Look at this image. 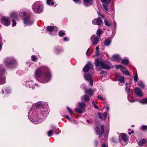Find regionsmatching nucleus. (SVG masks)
<instances>
[{"label": "nucleus", "instance_id": "680f3d73", "mask_svg": "<svg viewBox=\"0 0 147 147\" xmlns=\"http://www.w3.org/2000/svg\"><path fill=\"white\" fill-rule=\"evenodd\" d=\"M64 41H68L69 40L67 38L65 37L63 39Z\"/></svg>", "mask_w": 147, "mask_h": 147}, {"label": "nucleus", "instance_id": "774afa93", "mask_svg": "<svg viewBox=\"0 0 147 147\" xmlns=\"http://www.w3.org/2000/svg\"><path fill=\"white\" fill-rule=\"evenodd\" d=\"M92 103L93 104V106L94 105V104H95L94 101H93L92 102Z\"/></svg>", "mask_w": 147, "mask_h": 147}, {"label": "nucleus", "instance_id": "864d4df0", "mask_svg": "<svg viewBox=\"0 0 147 147\" xmlns=\"http://www.w3.org/2000/svg\"><path fill=\"white\" fill-rule=\"evenodd\" d=\"M128 100L129 102H134L136 101V100L134 99L131 100H130L129 99H128Z\"/></svg>", "mask_w": 147, "mask_h": 147}, {"label": "nucleus", "instance_id": "a18cd8bd", "mask_svg": "<svg viewBox=\"0 0 147 147\" xmlns=\"http://www.w3.org/2000/svg\"><path fill=\"white\" fill-rule=\"evenodd\" d=\"M12 26L13 27L15 26L16 25V22L13 20H12Z\"/></svg>", "mask_w": 147, "mask_h": 147}, {"label": "nucleus", "instance_id": "2eb2a0df", "mask_svg": "<svg viewBox=\"0 0 147 147\" xmlns=\"http://www.w3.org/2000/svg\"><path fill=\"white\" fill-rule=\"evenodd\" d=\"M84 77L86 80L89 81L90 80L89 84L91 86H92L93 85V81L92 79L91 75L90 74H87L84 75Z\"/></svg>", "mask_w": 147, "mask_h": 147}, {"label": "nucleus", "instance_id": "052dcab7", "mask_svg": "<svg viewBox=\"0 0 147 147\" xmlns=\"http://www.w3.org/2000/svg\"><path fill=\"white\" fill-rule=\"evenodd\" d=\"M94 145L96 146H97L98 145V142L97 141H95L94 142Z\"/></svg>", "mask_w": 147, "mask_h": 147}, {"label": "nucleus", "instance_id": "473e14b6", "mask_svg": "<svg viewBox=\"0 0 147 147\" xmlns=\"http://www.w3.org/2000/svg\"><path fill=\"white\" fill-rule=\"evenodd\" d=\"M65 34V31L63 30L60 31L59 32V35L60 37H61L63 36Z\"/></svg>", "mask_w": 147, "mask_h": 147}, {"label": "nucleus", "instance_id": "13d9d810", "mask_svg": "<svg viewBox=\"0 0 147 147\" xmlns=\"http://www.w3.org/2000/svg\"><path fill=\"white\" fill-rule=\"evenodd\" d=\"M102 147H108V146L106 144H102Z\"/></svg>", "mask_w": 147, "mask_h": 147}, {"label": "nucleus", "instance_id": "6e6d98bb", "mask_svg": "<svg viewBox=\"0 0 147 147\" xmlns=\"http://www.w3.org/2000/svg\"><path fill=\"white\" fill-rule=\"evenodd\" d=\"M147 128V126L146 125L144 126L143 125L142 127V129H143L146 130Z\"/></svg>", "mask_w": 147, "mask_h": 147}, {"label": "nucleus", "instance_id": "e433bc0d", "mask_svg": "<svg viewBox=\"0 0 147 147\" xmlns=\"http://www.w3.org/2000/svg\"><path fill=\"white\" fill-rule=\"evenodd\" d=\"M89 98L87 95H85L84 96V100L86 101H88L89 100Z\"/></svg>", "mask_w": 147, "mask_h": 147}, {"label": "nucleus", "instance_id": "4d7b16f0", "mask_svg": "<svg viewBox=\"0 0 147 147\" xmlns=\"http://www.w3.org/2000/svg\"><path fill=\"white\" fill-rule=\"evenodd\" d=\"M65 118L67 120H70V117L68 115H65Z\"/></svg>", "mask_w": 147, "mask_h": 147}, {"label": "nucleus", "instance_id": "dca6fc26", "mask_svg": "<svg viewBox=\"0 0 147 147\" xmlns=\"http://www.w3.org/2000/svg\"><path fill=\"white\" fill-rule=\"evenodd\" d=\"M102 22V21L101 19L100 18H98L96 19H94L92 20V24H97L98 26H100Z\"/></svg>", "mask_w": 147, "mask_h": 147}, {"label": "nucleus", "instance_id": "cd10ccee", "mask_svg": "<svg viewBox=\"0 0 147 147\" xmlns=\"http://www.w3.org/2000/svg\"><path fill=\"white\" fill-rule=\"evenodd\" d=\"M139 102L141 104H147V98L146 99H142Z\"/></svg>", "mask_w": 147, "mask_h": 147}, {"label": "nucleus", "instance_id": "7c9ffc66", "mask_svg": "<svg viewBox=\"0 0 147 147\" xmlns=\"http://www.w3.org/2000/svg\"><path fill=\"white\" fill-rule=\"evenodd\" d=\"M104 23L105 25L108 26H110L111 25V23L106 20H104Z\"/></svg>", "mask_w": 147, "mask_h": 147}, {"label": "nucleus", "instance_id": "6ab92c4d", "mask_svg": "<svg viewBox=\"0 0 147 147\" xmlns=\"http://www.w3.org/2000/svg\"><path fill=\"white\" fill-rule=\"evenodd\" d=\"M19 13L18 12H13L10 13V16L11 18L16 19L18 17Z\"/></svg>", "mask_w": 147, "mask_h": 147}, {"label": "nucleus", "instance_id": "e2e57ef3", "mask_svg": "<svg viewBox=\"0 0 147 147\" xmlns=\"http://www.w3.org/2000/svg\"><path fill=\"white\" fill-rule=\"evenodd\" d=\"M115 138H113V142L114 143H116L117 142V141H116L115 140Z\"/></svg>", "mask_w": 147, "mask_h": 147}, {"label": "nucleus", "instance_id": "4c0bfd02", "mask_svg": "<svg viewBox=\"0 0 147 147\" xmlns=\"http://www.w3.org/2000/svg\"><path fill=\"white\" fill-rule=\"evenodd\" d=\"M103 118L102 119L103 120H105L107 116V114L106 112H105L104 114H103Z\"/></svg>", "mask_w": 147, "mask_h": 147}, {"label": "nucleus", "instance_id": "69168bd1", "mask_svg": "<svg viewBox=\"0 0 147 147\" xmlns=\"http://www.w3.org/2000/svg\"><path fill=\"white\" fill-rule=\"evenodd\" d=\"M99 49V47H97L96 48V51H98Z\"/></svg>", "mask_w": 147, "mask_h": 147}, {"label": "nucleus", "instance_id": "b1692460", "mask_svg": "<svg viewBox=\"0 0 147 147\" xmlns=\"http://www.w3.org/2000/svg\"><path fill=\"white\" fill-rule=\"evenodd\" d=\"M111 42V40L109 39L105 40L104 41V45L105 46H108L109 45Z\"/></svg>", "mask_w": 147, "mask_h": 147}, {"label": "nucleus", "instance_id": "72a5a7b5", "mask_svg": "<svg viewBox=\"0 0 147 147\" xmlns=\"http://www.w3.org/2000/svg\"><path fill=\"white\" fill-rule=\"evenodd\" d=\"M75 111L76 112H77L79 113H81L82 112V110L81 109H75Z\"/></svg>", "mask_w": 147, "mask_h": 147}, {"label": "nucleus", "instance_id": "f03ea898", "mask_svg": "<svg viewBox=\"0 0 147 147\" xmlns=\"http://www.w3.org/2000/svg\"><path fill=\"white\" fill-rule=\"evenodd\" d=\"M95 64L97 67H100L103 69H109L111 68L110 63L105 60H100L98 59L95 60Z\"/></svg>", "mask_w": 147, "mask_h": 147}, {"label": "nucleus", "instance_id": "9b49d317", "mask_svg": "<svg viewBox=\"0 0 147 147\" xmlns=\"http://www.w3.org/2000/svg\"><path fill=\"white\" fill-rule=\"evenodd\" d=\"M104 126L103 125H102L100 127V129H101L100 131V129L98 127H97L95 129V130L96 132V134L97 135L99 134L100 136L99 137H101V135L103 134L104 131Z\"/></svg>", "mask_w": 147, "mask_h": 147}, {"label": "nucleus", "instance_id": "423d86ee", "mask_svg": "<svg viewBox=\"0 0 147 147\" xmlns=\"http://www.w3.org/2000/svg\"><path fill=\"white\" fill-rule=\"evenodd\" d=\"M121 137L122 139L119 140L121 144L123 145H125L127 144L128 139L126 135L123 134H121L119 135V137Z\"/></svg>", "mask_w": 147, "mask_h": 147}, {"label": "nucleus", "instance_id": "2f4dec72", "mask_svg": "<svg viewBox=\"0 0 147 147\" xmlns=\"http://www.w3.org/2000/svg\"><path fill=\"white\" fill-rule=\"evenodd\" d=\"M122 63L124 65H127L129 63V61L127 59H123L122 61Z\"/></svg>", "mask_w": 147, "mask_h": 147}, {"label": "nucleus", "instance_id": "0eeeda50", "mask_svg": "<svg viewBox=\"0 0 147 147\" xmlns=\"http://www.w3.org/2000/svg\"><path fill=\"white\" fill-rule=\"evenodd\" d=\"M47 30L50 34L54 35L57 31V28L56 26H49L47 27Z\"/></svg>", "mask_w": 147, "mask_h": 147}, {"label": "nucleus", "instance_id": "c9c22d12", "mask_svg": "<svg viewBox=\"0 0 147 147\" xmlns=\"http://www.w3.org/2000/svg\"><path fill=\"white\" fill-rule=\"evenodd\" d=\"M119 80L121 83H123L124 82L125 79L123 77H121L119 78Z\"/></svg>", "mask_w": 147, "mask_h": 147}, {"label": "nucleus", "instance_id": "ea45409f", "mask_svg": "<svg viewBox=\"0 0 147 147\" xmlns=\"http://www.w3.org/2000/svg\"><path fill=\"white\" fill-rule=\"evenodd\" d=\"M134 80L135 82H136L138 80V74L137 73H136V74L134 76Z\"/></svg>", "mask_w": 147, "mask_h": 147}, {"label": "nucleus", "instance_id": "f257e3e1", "mask_svg": "<svg viewBox=\"0 0 147 147\" xmlns=\"http://www.w3.org/2000/svg\"><path fill=\"white\" fill-rule=\"evenodd\" d=\"M42 72H44L45 74L40 78V81L42 83L49 82L51 78V74L49 69L45 66L38 67L36 69L34 73L35 78L38 79L40 77Z\"/></svg>", "mask_w": 147, "mask_h": 147}, {"label": "nucleus", "instance_id": "c03bdc74", "mask_svg": "<svg viewBox=\"0 0 147 147\" xmlns=\"http://www.w3.org/2000/svg\"><path fill=\"white\" fill-rule=\"evenodd\" d=\"M107 3V4H103V6L104 7V9L107 11H108V9L107 8V4H108V3ZM109 3H108L109 4Z\"/></svg>", "mask_w": 147, "mask_h": 147}, {"label": "nucleus", "instance_id": "3c124183", "mask_svg": "<svg viewBox=\"0 0 147 147\" xmlns=\"http://www.w3.org/2000/svg\"><path fill=\"white\" fill-rule=\"evenodd\" d=\"M98 115L99 118L100 119H102V116L100 113H98Z\"/></svg>", "mask_w": 147, "mask_h": 147}, {"label": "nucleus", "instance_id": "1a4fd4ad", "mask_svg": "<svg viewBox=\"0 0 147 147\" xmlns=\"http://www.w3.org/2000/svg\"><path fill=\"white\" fill-rule=\"evenodd\" d=\"M15 63V60L11 57L6 58L4 61V63L6 66H8L10 64Z\"/></svg>", "mask_w": 147, "mask_h": 147}, {"label": "nucleus", "instance_id": "338daca9", "mask_svg": "<svg viewBox=\"0 0 147 147\" xmlns=\"http://www.w3.org/2000/svg\"><path fill=\"white\" fill-rule=\"evenodd\" d=\"M106 109L107 111H108L109 109V107L107 106L106 108Z\"/></svg>", "mask_w": 147, "mask_h": 147}, {"label": "nucleus", "instance_id": "5fc2aeb1", "mask_svg": "<svg viewBox=\"0 0 147 147\" xmlns=\"http://www.w3.org/2000/svg\"><path fill=\"white\" fill-rule=\"evenodd\" d=\"M26 13L24 11L22 12V13H21V14L20 15L21 16H24L25 15H26Z\"/></svg>", "mask_w": 147, "mask_h": 147}, {"label": "nucleus", "instance_id": "0e129e2a", "mask_svg": "<svg viewBox=\"0 0 147 147\" xmlns=\"http://www.w3.org/2000/svg\"><path fill=\"white\" fill-rule=\"evenodd\" d=\"M94 106L96 109H97L98 108V107L96 104H94Z\"/></svg>", "mask_w": 147, "mask_h": 147}, {"label": "nucleus", "instance_id": "a211bd4d", "mask_svg": "<svg viewBox=\"0 0 147 147\" xmlns=\"http://www.w3.org/2000/svg\"><path fill=\"white\" fill-rule=\"evenodd\" d=\"M84 89L85 91V93H87L88 95H89L90 96H92L94 92L96 91V90L95 89H90L88 90H87L86 89V88H85Z\"/></svg>", "mask_w": 147, "mask_h": 147}, {"label": "nucleus", "instance_id": "f3484780", "mask_svg": "<svg viewBox=\"0 0 147 147\" xmlns=\"http://www.w3.org/2000/svg\"><path fill=\"white\" fill-rule=\"evenodd\" d=\"M134 92L136 95L138 97H141L143 95L142 91L139 88H136Z\"/></svg>", "mask_w": 147, "mask_h": 147}, {"label": "nucleus", "instance_id": "393cba45", "mask_svg": "<svg viewBox=\"0 0 147 147\" xmlns=\"http://www.w3.org/2000/svg\"><path fill=\"white\" fill-rule=\"evenodd\" d=\"M138 85L142 89L144 88V85L142 81H140L138 82Z\"/></svg>", "mask_w": 147, "mask_h": 147}, {"label": "nucleus", "instance_id": "ddd939ff", "mask_svg": "<svg viewBox=\"0 0 147 147\" xmlns=\"http://www.w3.org/2000/svg\"><path fill=\"white\" fill-rule=\"evenodd\" d=\"M24 24L27 25H31L33 23V20L30 19L29 16H27L24 18Z\"/></svg>", "mask_w": 147, "mask_h": 147}, {"label": "nucleus", "instance_id": "412c9836", "mask_svg": "<svg viewBox=\"0 0 147 147\" xmlns=\"http://www.w3.org/2000/svg\"><path fill=\"white\" fill-rule=\"evenodd\" d=\"M33 108H31L29 111L28 114V117L29 119H31L30 117L32 116H34V113L33 112Z\"/></svg>", "mask_w": 147, "mask_h": 147}, {"label": "nucleus", "instance_id": "58836bf2", "mask_svg": "<svg viewBox=\"0 0 147 147\" xmlns=\"http://www.w3.org/2000/svg\"><path fill=\"white\" fill-rule=\"evenodd\" d=\"M127 85L128 83L126 82V83L125 90L127 92V93H129L130 87H128Z\"/></svg>", "mask_w": 147, "mask_h": 147}, {"label": "nucleus", "instance_id": "a878e982", "mask_svg": "<svg viewBox=\"0 0 147 147\" xmlns=\"http://www.w3.org/2000/svg\"><path fill=\"white\" fill-rule=\"evenodd\" d=\"M54 0H47V4L50 5H51L52 6L54 5V2H53Z\"/></svg>", "mask_w": 147, "mask_h": 147}, {"label": "nucleus", "instance_id": "7ed1b4c3", "mask_svg": "<svg viewBox=\"0 0 147 147\" xmlns=\"http://www.w3.org/2000/svg\"><path fill=\"white\" fill-rule=\"evenodd\" d=\"M44 109L42 108L41 111L42 112H40V114L38 116V118H40L39 120H37V119H30V120L33 123L35 124H38L40 123L42 120L44 119L45 117H46L47 115L48 114L49 112L48 111H45Z\"/></svg>", "mask_w": 147, "mask_h": 147}, {"label": "nucleus", "instance_id": "de8ad7c7", "mask_svg": "<svg viewBox=\"0 0 147 147\" xmlns=\"http://www.w3.org/2000/svg\"><path fill=\"white\" fill-rule=\"evenodd\" d=\"M73 1L79 4L81 3L80 0H73Z\"/></svg>", "mask_w": 147, "mask_h": 147}, {"label": "nucleus", "instance_id": "79ce46f5", "mask_svg": "<svg viewBox=\"0 0 147 147\" xmlns=\"http://www.w3.org/2000/svg\"><path fill=\"white\" fill-rule=\"evenodd\" d=\"M111 0H100L102 2L104 3H107L108 4L110 2Z\"/></svg>", "mask_w": 147, "mask_h": 147}, {"label": "nucleus", "instance_id": "6e6552de", "mask_svg": "<svg viewBox=\"0 0 147 147\" xmlns=\"http://www.w3.org/2000/svg\"><path fill=\"white\" fill-rule=\"evenodd\" d=\"M26 86L29 88L34 89V87L36 86L38 87V85L35 83H34L32 80L26 81L25 84Z\"/></svg>", "mask_w": 147, "mask_h": 147}, {"label": "nucleus", "instance_id": "bf43d9fd", "mask_svg": "<svg viewBox=\"0 0 147 147\" xmlns=\"http://www.w3.org/2000/svg\"><path fill=\"white\" fill-rule=\"evenodd\" d=\"M89 50H90L89 49H88L86 51V55H87V56H89V55L88 54V51H89Z\"/></svg>", "mask_w": 147, "mask_h": 147}, {"label": "nucleus", "instance_id": "20e7f679", "mask_svg": "<svg viewBox=\"0 0 147 147\" xmlns=\"http://www.w3.org/2000/svg\"><path fill=\"white\" fill-rule=\"evenodd\" d=\"M32 8L33 10L36 13L41 12L42 9V7L40 2H36L34 3L33 5Z\"/></svg>", "mask_w": 147, "mask_h": 147}, {"label": "nucleus", "instance_id": "aec40b11", "mask_svg": "<svg viewBox=\"0 0 147 147\" xmlns=\"http://www.w3.org/2000/svg\"><path fill=\"white\" fill-rule=\"evenodd\" d=\"M92 0H84V5L86 6H89L92 5Z\"/></svg>", "mask_w": 147, "mask_h": 147}, {"label": "nucleus", "instance_id": "4be33fe9", "mask_svg": "<svg viewBox=\"0 0 147 147\" xmlns=\"http://www.w3.org/2000/svg\"><path fill=\"white\" fill-rule=\"evenodd\" d=\"M146 142V140L145 139H143L140 140L138 143V145L140 146H143Z\"/></svg>", "mask_w": 147, "mask_h": 147}, {"label": "nucleus", "instance_id": "f704fd0d", "mask_svg": "<svg viewBox=\"0 0 147 147\" xmlns=\"http://www.w3.org/2000/svg\"><path fill=\"white\" fill-rule=\"evenodd\" d=\"M31 59L33 61H36L37 60V58L36 56L33 55L31 56Z\"/></svg>", "mask_w": 147, "mask_h": 147}, {"label": "nucleus", "instance_id": "bb28decb", "mask_svg": "<svg viewBox=\"0 0 147 147\" xmlns=\"http://www.w3.org/2000/svg\"><path fill=\"white\" fill-rule=\"evenodd\" d=\"M78 104L79 107L81 108H84L85 107V104L82 102H79Z\"/></svg>", "mask_w": 147, "mask_h": 147}, {"label": "nucleus", "instance_id": "5701e85b", "mask_svg": "<svg viewBox=\"0 0 147 147\" xmlns=\"http://www.w3.org/2000/svg\"><path fill=\"white\" fill-rule=\"evenodd\" d=\"M120 58V57L118 55H113L112 58V60L114 61H118Z\"/></svg>", "mask_w": 147, "mask_h": 147}, {"label": "nucleus", "instance_id": "f8f14e48", "mask_svg": "<svg viewBox=\"0 0 147 147\" xmlns=\"http://www.w3.org/2000/svg\"><path fill=\"white\" fill-rule=\"evenodd\" d=\"M99 38L96 36L95 35H92L91 38V42L93 45H96L98 42Z\"/></svg>", "mask_w": 147, "mask_h": 147}, {"label": "nucleus", "instance_id": "9d476101", "mask_svg": "<svg viewBox=\"0 0 147 147\" xmlns=\"http://www.w3.org/2000/svg\"><path fill=\"white\" fill-rule=\"evenodd\" d=\"M1 22L4 25L8 26L10 24V20L7 17H3L1 20Z\"/></svg>", "mask_w": 147, "mask_h": 147}, {"label": "nucleus", "instance_id": "603ef678", "mask_svg": "<svg viewBox=\"0 0 147 147\" xmlns=\"http://www.w3.org/2000/svg\"><path fill=\"white\" fill-rule=\"evenodd\" d=\"M98 98H100L102 100H103L104 98L101 95H99L98 96Z\"/></svg>", "mask_w": 147, "mask_h": 147}, {"label": "nucleus", "instance_id": "a19ab883", "mask_svg": "<svg viewBox=\"0 0 147 147\" xmlns=\"http://www.w3.org/2000/svg\"><path fill=\"white\" fill-rule=\"evenodd\" d=\"M53 131V130H50L48 131V134L49 136L51 137V134H52Z\"/></svg>", "mask_w": 147, "mask_h": 147}, {"label": "nucleus", "instance_id": "37998d69", "mask_svg": "<svg viewBox=\"0 0 147 147\" xmlns=\"http://www.w3.org/2000/svg\"><path fill=\"white\" fill-rule=\"evenodd\" d=\"M67 109L69 112L70 115L72 116V114L73 113V112L72 111V110L69 107H67Z\"/></svg>", "mask_w": 147, "mask_h": 147}, {"label": "nucleus", "instance_id": "39448f33", "mask_svg": "<svg viewBox=\"0 0 147 147\" xmlns=\"http://www.w3.org/2000/svg\"><path fill=\"white\" fill-rule=\"evenodd\" d=\"M5 70L3 65L0 64V85L3 84L5 81V77L4 74Z\"/></svg>", "mask_w": 147, "mask_h": 147}, {"label": "nucleus", "instance_id": "49530a36", "mask_svg": "<svg viewBox=\"0 0 147 147\" xmlns=\"http://www.w3.org/2000/svg\"><path fill=\"white\" fill-rule=\"evenodd\" d=\"M5 92L7 93H9L11 92L10 89L9 88H7L5 90Z\"/></svg>", "mask_w": 147, "mask_h": 147}, {"label": "nucleus", "instance_id": "09e8293b", "mask_svg": "<svg viewBox=\"0 0 147 147\" xmlns=\"http://www.w3.org/2000/svg\"><path fill=\"white\" fill-rule=\"evenodd\" d=\"M126 68L125 67V74L126 75H129V73L128 71H126Z\"/></svg>", "mask_w": 147, "mask_h": 147}, {"label": "nucleus", "instance_id": "4468645a", "mask_svg": "<svg viewBox=\"0 0 147 147\" xmlns=\"http://www.w3.org/2000/svg\"><path fill=\"white\" fill-rule=\"evenodd\" d=\"M93 68V65L90 62L87 64L84 67L83 70L84 72H87L90 69Z\"/></svg>", "mask_w": 147, "mask_h": 147}, {"label": "nucleus", "instance_id": "c85d7f7f", "mask_svg": "<svg viewBox=\"0 0 147 147\" xmlns=\"http://www.w3.org/2000/svg\"><path fill=\"white\" fill-rule=\"evenodd\" d=\"M102 33V31L100 29H99L97 31L96 34L99 37L100 36L101 34Z\"/></svg>", "mask_w": 147, "mask_h": 147}, {"label": "nucleus", "instance_id": "8fccbe9b", "mask_svg": "<svg viewBox=\"0 0 147 147\" xmlns=\"http://www.w3.org/2000/svg\"><path fill=\"white\" fill-rule=\"evenodd\" d=\"M116 67L117 69H118L119 68H120L121 69H122V66L121 65H116L115 66Z\"/></svg>", "mask_w": 147, "mask_h": 147}, {"label": "nucleus", "instance_id": "c756f323", "mask_svg": "<svg viewBox=\"0 0 147 147\" xmlns=\"http://www.w3.org/2000/svg\"><path fill=\"white\" fill-rule=\"evenodd\" d=\"M42 104L41 102H39L36 104V108H39L42 107Z\"/></svg>", "mask_w": 147, "mask_h": 147}]
</instances>
